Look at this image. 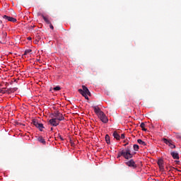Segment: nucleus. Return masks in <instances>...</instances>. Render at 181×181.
Instances as JSON below:
<instances>
[{"label":"nucleus","mask_w":181,"mask_h":181,"mask_svg":"<svg viewBox=\"0 0 181 181\" xmlns=\"http://www.w3.org/2000/svg\"><path fill=\"white\" fill-rule=\"evenodd\" d=\"M121 156H123L124 159H131L133 157L132 153H131V148L127 146L125 150L121 148L117 153V158H121Z\"/></svg>","instance_id":"1"},{"label":"nucleus","mask_w":181,"mask_h":181,"mask_svg":"<svg viewBox=\"0 0 181 181\" xmlns=\"http://www.w3.org/2000/svg\"><path fill=\"white\" fill-rule=\"evenodd\" d=\"M82 88L83 89H78V93H80L83 97H85L86 100H88V95L91 96V93L86 86H83Z\"/></svg>","instance_id":"2"},{"label":"nucleus","mask_w":181,"mask_h":181,"mask_svg":"<svg viewBox=\"0 0 181 181\" xmlns=\"http://www.w3.org/2000/svg\"><path fill=\"white\" fill-rule=\"evenodd\" d=\"M32 124H33L35 127H36V128H38V129L41 132L43 131V129H45L43 124L39 123V122L36 119H33L32 120Z\"/></svg>","instance_id":"3"},{"label":"nucleus","mask_w":181,"mask_h":181,"mask_svg":"<svg viewBox=\"0 0 181 181\" xmlns=\"http://www.w3.org/2000/svg\"><path fill=\"white\" fill-rule=\"evenodd\" d=\"M53 116L55 119H57L58 121H64V117L63 116V114L60 113L59 111H56L54 112Z\"/></svg>","instance_id":"4"},{"label":"nucleus","mask_w":181,"mask_h":181,"mask_svg":"<svg viewBox=\"0 0 181 181\" xmlns=\"http://www.w3.org/2000/svg\"><path fill=\"white\" fill-rule=\"evenodd\" d=\"M48 124L52 125V127H57L60 124V121L57 119L52 118L48 121Z\"/></svg>","instance_id":"5"},{"label":"nucleus","mask_w":181,"mask_h":181,"mask_svg":"<svg viewBox=\"0 0 181 181\" xmlns=\"http://www.w3.org/2000/svg\"><path fill=\"white\" fill-rule=\"evenodd\" d=\"M126 165L129 166V168H132V169H136V168H138L136 163H135V161H134L132 159L127 161Z\"/></svg>","instance_id":"6"},{"label":"nucleus","mask_w":181,"mask_h":181,"mask_svg":"<svg viewBox=\"0 0 181 181\" xmlns=\"http://www.w3.org/2000/svg\"><path fill=\"white\" fill-rule=\"evenodd\" d=\"M98 117L100 118V121L103 122V124H107V122H108V117H107V115H105L104 112L100 113Z\"/></svg>","instance_id":"7"},{"label":"nucleus","mask_w":181,"mask_h":181,"mask_svg":"<svg viewBox=\"0 0 181 181\" xmlns=\"http://www.w3.org/2000/svg\"><path fill=\"white\" fill-rule=\"evenodd\" d=\"M163 141L164 144H166V145H168V146L171 149H175V148H176V146L173 144V142L172 141V140H168L167 139H163Z\"/></svg>","instance_id":"8"},{"label":"nucleus","mask_w":181,"mask_h":181,"mask_svg":"<svg viewBox=\"0 0 181 181\" xmlns=\"http://www.w3.org/2000/svg\"><path fill=\"white\" fill-rule=\"evenodd\" d=\"M42 18L44 19L45 22L47 23V25H49L50 29L53 30V29H54V27H53V25H52V23H50V21H49V19L44 15H42Z\"/></svg>","instance_id":"9"},{"label":"nucleus","mask_w":181,"mask_h":181,"mask_svg":"<svg viewBox=\"0 0 181 181\" xmlns=\"http://www.w3.org/2000/svg\"><path fill=\"white\" fill-rule=\"evenodd\" d=\"M4 19H6V21H8V22H16V18L13 17H9L8 16H3Z\"/></svg>","instance_id":"10"},{"label":"nucleus","mask_w":181,"mask_h":181,"mask_svg":"<svg viewBox=\"0 0 181 181\" xmlns=\"http://www.w3.org/2000/svg\"><path fill=\"white\" fill-rule=\"evenodd\" d=\"M94 112H95V114H97L98 117L103 113V111L101 110V109H100V107L98 106H93V107Z\"/></svg>","instance_id":"11"},{"label":"nucleus","mask_w":181,"mask_h":181,"mask_svg":"<svg viewBox=\"0 0 181 181\" xmlns=\"http://www.w3.org/2000/svg\"><path fill=\"white\" fill-rule=\"evenodd\" d=\"M170 155L173 156V159H179V153H177V151H172Z\"/></svg>","instance_id":"12"},{"label":"nucleus","mask_w":181,"mask_h":181,"mask_svg":"<svg viewBox=\"0 0 181 181\" xmlns=\"http://www.w3.org/2000/svg\"><path fill=\"white\" fill-rule=\"evenodd\" d=\"M37 141L38 142H40V144H42V145H46V140L43 139V136H39Z\"/></svg>","instance_id":"13"},{"label":"nucleus","mask_w":181,"mask_h":181,"mask_svg":"<svg viewBox=\"0 0 181 181\" xmlns=\"http://www.w3.org/2000/svg\"><path fill=\"white\" fill-rule=\"evenodd\" d=\"M113 136L117 141H119L121 139V136L119 135L118 132H114Z\"/></svg>","instance_id":"14"},{"label":"nucleus","mask_w":181,"mask_h":181,"mask_svg":"<svg viewBox=\"0 0 181 181\" xmlns=\"http://www.w3.org/2000/svg\"><path fill=\"white\" fill-rule=\"evenodd\" d=\"M15 91H16V88H7V90H6V93H7L8 94H11V93H15Z\"/></svg>","instance_id":"15"},{"label":"nucleus","mask_w":181,"mask_h":181,"mask_svg":"<svg viewBox=\"0 0 181 181\" xmlns=\"http://www.w3.org/2000/svg\"><path fill=\"white\" fill-rule=\"evenodd\" d=\"M158 165L160 169H163V160L159 159L158 160Z\"/></svg>","instance_id":"16"},{"label":"nucleus","mask_w":181,"mask_h":181,"mask_svg":"<svg viewBox=\"0 0 181 181\" xmlns=\"http://www.w3.org/2000/svg\"><path fill=\"white\" fill-rule=\"evenodd\" d=\"M105 141H106V143H107V144H111V141H110V135L106 134V135H105Z\"/></svg>","instance_id":"17"},{"label":"nucleus","mask_w":181,"mask_h":181,"mask_svg":"<svg viewBox=\"0 0 181 181\" xmlns=\"http://www.w3.org/2000/svg\"><path fill=\"white\" fill-rule=\"evenodd\" d=\"M137 142L140 145H143V146H145L146 145V143H145V141H142V139H138Z\"/></svg>","instance_id":"18"},{"label":"nucleus","mask_w":181,"mask_h":181,"mask_svg":"<svg viewBox=\"0 0 181 181\" xmlns=\"http://www.w3.org/2000/svg\"><path fill=\"white\" fill-rule=\"evenodd\" d=\"M140 127L142 129V131H145V132L147 131V129L145 128V123L141 122V124H140Z\"/></svg>","instance_id":"19"},{"label":"nucleus","mask_w":181,"mask_h":181,"mask_svg":"<svg viewBox=\"0 0 181 181\" xmlns=\"http://www.w3.org/2000/svg\"><path fill=\"white\" fill-rule=\"evenodd\" d=\"M2 35H3L2 40H5V39H6V36H8V34L5 32H3Z\"/></svg>","instance_id":"20"},{"label":"nucleus","mask_w":181,"mask_h":181,"mask_svg":"<svg viewBox=\"0 0 181 181\" xmlns=\"http://www.w3.org/2000/svg\"><path fill=\"white\" fill-rule=\"evenodd\" d=\"M175 138H177V139H181V133H176Z\"/></svg>","instance_id":"21"},{"label":"nucleus","mask_w":181,"mask_h":181,"mask_svg":"<svg viewBox=\"0 0 181 181\" xmlns=\"http://www.w3.org/2000/svg\"><path fill=\"white\" fill-rule=\"evenodd\" d=\"M32 52V49H25V52H24V54L26 55V54H29V53H30Z\"/></svg>","instance_id":"22"},{"label":"nucleus","mask_w":181,"mask_h":181,"mask_svg":"<svg viewBox=\"0 0 181 181\" xmlns=\"http://www.w3.org/2000/svg\"><path fill=\"white\" fill-rule=\"evenodd\" d=\"M133 148H134V151H139V146H138L137 144H134V145L133 146Z\"/></svg>","instance_id":"23"},{"label":"nucleus","mask_w":181,"mask_h":181,"mask_svg":"<svg viewBox=\"0 0 181 181\" xmlns=\"http://www.w3.org/2000/svg\"><path fill=\"white\" fill-rule=\"evenodd\" d=\"M62 89V88H60V86H56V87H54V88H53V90H54V91H59V90H61Z\"/></svg>","instance_id":"24"},{"label":"nucleus","mask_w":181,"mask_h":181,"mask_svg":"<svg viewBox=\"0 0 181 181\" xmlns=\"http://www.w3.org/2000/svg\"><path fill=\"white\" fill-rule=\"evenodd\" d=\"M4 90H5V88H3L2 89H0V93H1L2 94H5V93H6V91H5Z\"/></svg>","instance_id":"25"},{"label":"nucleus","mask_w":181,"mask_h":181,"mask_svg":"<svg viewBox=\"0 0 181 181\" xmlns=\"http://www.w3.org/2000/svg\"><path fill=\"white\" fill-rule=\"evenodd\" d=\"M120 138H122V139H125V134H122Z\"/></svg>","instance_id":"26"},{"label":"nucleus","mask_w":181,"mask_h":181,"mask_svg":"<svg viewBox=\"0 0 181 181\" xmlns=\"http://www.w3.org/2000/svg\"><path fill=\"white\" fill-rule=\"evenodd\" d=\"M59 139H61V141H64V139H63L62 136H59Z\"/></svg>","instance_id":"27"},{"label":"nucleus","mask_w":181,"mask_h":181,"mask_svg":"<svg viewBox=\"0 0 181 181\" xmlns=\"http://www.w3.org/2000/svg\"><path fill=\"white\" fill-rule=\"evenodd\" d=\"M42 15L43 14H41L40 13H37V16H42Z\"/></svg>","instance_id":"28"},{"label":"nucleus","mask_w":181,"mask_h":181,"mask_svg":"<svg viewBox=\"0 0 181 181\" xmlns=\"http://www.w3.org/2000/svg\"><path fill=\"white\" fill-rule=\"evenodd\" d=\"M179 160H175V163L177 164V165H179Z\"/></svg>","instance_id":"29"},{"label":"nucleus","mask_w":181,"mask_h":181,"mask_svg":"<svg viewBox=\"0 0 181 181\" xmlns=\"http://www.w3.org/2000/svg\"><path fill=\"white\" fill-rule=\"evenodd\" d=\"M28 40H32V37H28Z\"/></svg>","instance_id":"30"},{"label":"nucleus","mask_w":181,"mask_h":181,"mask_svg":"<svg viewBox=\"0 0 181 181\" xmlns=\"http://www.w3.org/2000/svg\"><path fill=\"white\" fill-rule=\"evenodd\" d=\"M128 145V142L124 145V146H127Z\"/></svg>","instance_id":"31"},{"label":"nucleus","mask_w":181,"mask_h":181,"mask_svg":"<svg viewBox=\"0 0 181 181\" xmlns=\"http://www.w3.org/2000/svg\"><path fill=\"white\" fill-rule=\"evenodd\" d=\"M51 131H53V127H51Z\"/></svg>","instance_id":"32"},{"label":"nucleus","mask_w":181,"mask_h":181,"mask_svg":"<svg viewBox=\"0 0 181 181\" xmlns=\"http://www.w3.org/2000/svg\"><path fill=\"white\" fill-rule=\"evenodd\" d=\"M0 87H2V85L0 83Z\"/></svg>","instance_id":"33"},{"label":"nucleus","mask_w":181,"mask_h":181,"mask_svg":"<svg viewBox=\"0 0 181 181\" xmlns=\"http://www.w3.org/2000/svg\"><path fill=\"white\" fill-rule=\"evenodd\" d=\"M179 172H181V170H180Z\"/></svg>","instance_id":"34"},{"label":"nucleus","mask_w":181,"mask_h":181,"mask_svg":"<svg viewBox=\"0 0 181 181\" xmlns=\"http://www.w3.org/2000/svg\"><path fill=\"white\" fill-rule=\"evenodd\" d=\"M179 172H181V170H180Z\"/></svg>","instance_id":"35"}]
</instances>
